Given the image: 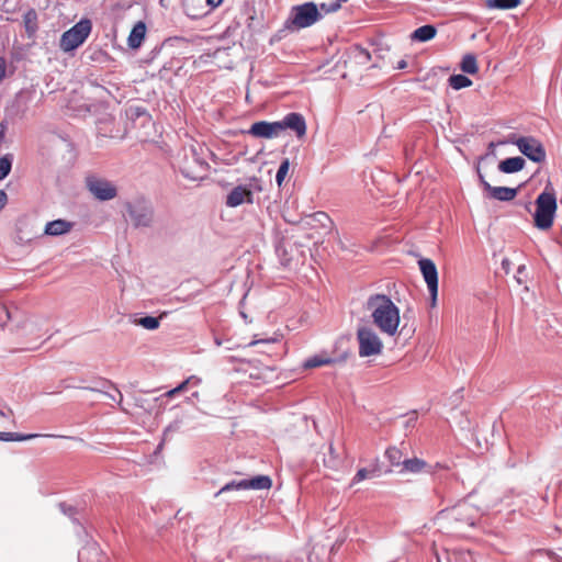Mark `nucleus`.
Segmentation results:
<instances>
[{
  "mask_svg": "<svg viewBox=\"0 0 562 562\" xmlns=\"http://www.w3.org/2000/svg\"><path fill=\"white\" fill-rule=\"evenodd\" d=\"M367 310L370 312L373 324L381 333L395 336L401 323L400 308L385 294H374L367 301Z\"/></svg>",
  "mask_w": 562,
  "mask_h": 562,
  "instance_id": "nucleus-1",
  "label": "nucleus"
},
{
  "mask_svg": "<svg viewBox=\"0 0 562 562\" xmlns=\"http://www.w3.org/2000/svg\"><path fill=\"white\" fill-rule=\"evenodd\" d=\"M346 0H335L330 3H322L318 9L313 2H306L295 5L290 10L289 16L285 21L284 29L289 31H299L315 24L323 18V14L337 11L341 2Z\"/></svg>",
  "mask_w": 562,
  "mask_h": 562,
  "instance_id": "nucleus-2",
  "label": "nucleus"
},
{
  "mask_svg": "<svg viewBox=\"0 0 562 562\" xmlns=\"http://www.w3.org/2000/svg\"><path fill=\"white\" fill-rule=\"evenodd\" d=\"M535 204V226L541 231L551 228L554 222L558 205L555 192L550 183L547 184L544 190L537 196Z\"/></svg>",
  "mask_w": 562,
  "mask_h": 562,
  "instance_id": "nucleus-3",
  "label": "nucleus"
},
{
  "mask_svg": "<svg viewBox=\"0 0 562 562\" xmlns=\"http://www.w3.org/2000/svg\"><path fill=\"white\" fill-rule=\"evenodd\" d=\"M128 221L135 228L149 227L154 222V209L151 203L145 198H136L125 205Z\"/></svg>",
  "mask_w": 562,
  "mask_h": 562,
  "instance_id": "nucleus-4",
  "label": "nucleus"
},
{
  "mask_svg": "<svg viewBox=\"0 0 562 562\" xmlns=\"http://www.w3.org/2000/svg\"><path fill=\"white\" fill-rule=\"evenodd\" d=\"M92 30L89 19H82L67 30L60 37L59 47L63 52H71L82 45Z\"/></svg>",
  "mask_w": 562,
  "mask_h": 562,
  "instance_id": "nucleus-5",
  "label": "nucleus"
},
{
  "mask_svg": "<svg viewBox=\"0 0 562 562\" xmlns=\"http://www.w3.org/2000/svg\"><path fill=\"white\" fill-rule=\"evenodd\" d=\"M359 356L361 358L379 356L383 349V342L379 335L370 327L363 326L357 330Z\"/></svg>",
  "mask_w": 562,
  "mask_h": 562,
  "instance_id": "nucleus-6",
  "label": "nucleus"
},
{
  "mask_svg": "<svg viewBox=\"0 0 562 562\" xmlns=\"http://www.w3.org/2000/svg\"><path fill=\"white\" fill-rule=\"evenodd\" d=\"M86 187L99 201H110L117 195V187L114 182L95 175L86 177Z\"/></svg>",
  "mask_w": 562,
  "mask_h": 562,
  "instance_id": "nucleus-7",
  "label": "nucleus"
},
{
  "mask_svg": "<svg viewBox=\"0 0 562 562\" xmlns=\"http://www.w3.org/2000/svg\"><path fill=\"white\" fill-rule=\"evenodd\" d=\"M506 143L516 145L519 151L533 162H542L546 159V149L541 142L535 137L510 136Z\"/></svg>",
  "mask_w": 562,
  "mask_h": 562,
  "instance_id": "nucleus-8",
  "label": "nucleus"
},
{
  "mask_svg": "<svg viewBox=\"0 0 562 562\" xmlns=\"http://www.w3.org/2000/svg\"><path fill=\"white\" fill-rule=\"evenodd\" d=\"M300 226L303 229H310L317 233L319 236L331 233L335 229V224L329 215L325 212L318 211L304 216L300 221Z\"/></svg>",
  "mask_w": 562,
  "mask_h": 562,
  "instance_id": "nucleus-9",
  "label": "nucleus"
},
{
  "mask_svg": "<svg viewBox=\"0 0 562 562\" xmlns=\"http://www.w3.org/2000/svg\"><path fill=\"white\" fill-rule=\"evenodd\" d=\"M271 479L267 475H258L252 479H244L240 481H232L225 484L215 496L231 492V491H244V490H268L271 487Z\"/></svg>",
  "mask_w": 562,
  "mask_h": 562,
  "instance_id": "nucleus-10",
  "label": "nucleus"
},
{
  "mask_svg": "<svg viewBox=\"0 0 562 562\" xmlns=\"http://www.w3.org/2000/svg\"><path fill=\"white\" fill-rule=\"evenodd\" d=\"M418 266L430 293L431 306H435L438 295V271L436 265L431 259L422 258L418 261Z\"/></svg>",
  "mask_w": 562,
  "mask_h": 562,
  "instance_id": "nucleus-11",
  "label": "nucleus"
},
{
  "mask_svg": "<svg viewBox=\"0 0 562 562\" xmlns=\"http://www.w3.org/2000/svg\"><path fill=\"white\" fill-rule=\"evenodd\" d=\"M207 168V162L198 157L195 151L191 149V158H187L182 164L181 173L190 180H200L205 176Z\"/></svg>",
  "mask_w": 562,
  "mask_h": 562,
  "instance_id": "nucleus-12",
  "label": "nucleus"
},
{
  "mask_svg": "<svg viewBox=\"0 0 562 562\" xmlns=\"http://www.w3.org/2000/svg\"><path fill=\"white\" fill-rule=\"evenodd\" d=\"M446 518L473 527L479 518L477 509L468 503H461L445 513Z\"/></svg>",
  "mask_w": 562,
  "mask_h": 562,
  "instance_id": "nucleus-13",
  "label": "nucleus"
},
{
  "mask_svg": "<svg viewBox=\"0 0 562 562\" xmlns=\"http://www.w3.org/2000/svg\"><path fill=\"white\" fill-rule=\"evenodd\" d=\"M281 133V122H266L260 121L251 125L249 134L255 137L271 139L278 137Z\"/></svg>",
  "mask_w": 562,
  "mask_h": 562,
  "instance_id": "nucleus-14",
  "label": "nucleus"
},
{
  "mask_svg": "<svg viewBox=\"0 0 562 562\" xmlns=\"http://www.w3.org/2000/svg\"><path fill=\"white\" fill-rule=\"evenodd\" d=\"M291 130L295 133L297 139H303L306 135V122L303 115L299 113H289L283 117V131Z\"/></svg>",
  "mask_w": 562,
  "mask_h": 562,
  "instance_id": "nucleus-15",
  "label": "nucleus"
},
{
  "mask_svg": "<svg viewBox=\"0 0 562 562\" xmlns=\"http://www.w3.org/2000/svg\"><path fill=\"white\" fill-rule=\"evenodd\" d=\"M245 202H252V192L244 186L234 188L226 199V204L231 207H236Z\"/></svg>",
  "mask_w": 562,
  "mask_h": 562,
  "instance_id": "nucleus-16",
  "label": "nucleus"
},
{
  "mask_svg": "<svg viewBox=\"0 0 562 562\" xmlns=\"http://www.w3.org/2000/svg\"><path fill=\"white\" fill-rule=\"evenodd\" d=\"M484 190L490 193V196L498 201H512L517 195V189L508 187H493L488 182H484Z\"/></svg>",
  "mask_w": 562,
  "mask_h": 562,
  "instance_id": "nucleus-17",
  "label": "nucleus"
},
{
  "mask_svg": "<svg viewBox=\"0 0 562 562\" xmlns=\"http://www.w3.org/2000/svg\"><path fill=\"white\" fill-rule=\"evenodd\" d=\"M400 473L418 474L422 472H430V467L422 459L413 458L403 460Z\"/></svg>",
  "mask_w": 562,
  "mask_h": 562,
  "instance_id": "nucleus-18",
  "label": "nucleus"
},
{
  "mask_svg": "<svg viewBox=\"0 0 562 562\" xmlns=\"http://www.w3.org/2000/svg\"><path fill=\"white\" fill-rule=\"evenodd\" d=\"M72 224L66 220H55L45 225L44 233L49 236H60L70 232Z\"/></svg>",
  "mask_w": 562,
  "mask_h": 562,
  "instance_id": "nucleus-19",
  "label": "nucleus"
},
{
  "mask_svg": "<svg viewBox=\"0 0 562 562\" xmlns=\"http://www.w3.org/2000/svg\"><path fill=\"white\" fill-rule=\"evenodd\" d=\"M38 437L46 438H63V436L54 435V434H18V432H0L1 441H26Z\"/></svg>",
  "mask_w": 562,
  "mask_h": 562,
  "instance_id": "nucleus-20",
  "label": "nucleus"
},
{
  "mask_svg": "<svg viewBox=\"0 0 562 562\" xmlns=\"http://www.w3.org/2000/svg\"><path fill=\"white\" fill-rule=\"evenodd\" d=\"M146 25L143 22H137L132 29L127 38V44L131 48H138L145 38Z\"/></svg>",
  "mask_w": 562,
  "mask_h": 562,
  "instance_id": "nucleus-21",
  "label": "nucleus"
},
{
  "mask_svg": "<svg viewBox=\"0 0 562 562\" xmlns=\"http://www.w3.org/2000/svg\"><path fill=\"white\" fill-rule=\"evenodd\" d=\"M525 167V159L521 157H510L501 161L498 169L504 173H514L520 171Z\"/></svg>",
  "mask_w": 562,
  "mask_h": 562,
  "instance_id": "nucleus-22",
  "label": "nucleus"
},
{
  "mask_svg": "<svg viewBox=\"0 0 562 562\" xmlns=\"http://www.w3.org/2000/svg\"><path fill=\"white\" fill-rule=\"evenodd\" d=\"M437 34V30L434 25L427 24L416 29L411 34V40L415 42H428L432 40Z\"/></svg>",
  "mask_w": 562,
  "mask_h": 562,
  "instance_id": "nucleus-23",
  "label": "nucleus"
},
{
  "mask_svg": "<svg viewBox=\"0 0 562 562\" xmlns=\"http://www.w3.org/2000/svg\"><path fill=\"white\" fill-rule=\"evenodd\" d=\"M100 555V549L97 547L95 543H91L79 551L78 560L79 562H92V560L90 559L91 557L99 561Z\"/></svg>",
  "mask_w": 562,
  "mask_h": 562,
  "instance_id": "nucleus-24",
  "label": "nucleus"
},
{
  "mask_svg": "<svg viewBox=\"0 0 562 562\" xmlns=\"http://www.w3.org/2000/svg\"><path fill=\"white\" fill-rule=\"evenodd\" d=\"M335 362V359L323 353V355H315L311 358H308L305 362H304V367L305 368H317V367H322V366H327V364H331Z\"/></svg>",
  "mask_w": 562,
  "mask_h": 562,
  "instance_id": "nucleus-25",
  "label": "nucleus"
},
{
  "mask_svg": "<svg viewBox=\"0 0 562 562\" xmlns=\"http://www.w3.org/2000/svg\"><path fill=\"white\" fill-rule=\"evenodd\" d=\"M460 68L463 72L469 75H474L477 72L479 67L476 63V58L472 54H467L463 56Z\"/></svg>",
  "mask_w": 562,
  "mask_h": 562,
  "instance_id": "nucleus-26",
  "label": "nucleus"
},
{
  "mask_svg": "<svg viewBox=\"0 0 562 562\" xmlns=\"http://www.w3.org/2000/svg\"><path fill=\"white\" fill-rule=\"evenodd\" d=\"M519 4L520 0H486V7L490 9L509 10Z\"/></svg>",
  "mask_w": 562,
  "mask_h": 562,
  "instance_id": "nucleus-27",
  "label": "nucleus"
},
{
  "mask_svg": "<svg viewBox=\"0 0 562 562\" xmlns=\"http://www.w3.org/2000/svg\"><path fill=\"white\" fill-rule=\"evenodd\" d=\"M23 21H24V25H25V29H26V32L32 35L36 32L37 30V14L34 10H29L24 15H23Z\"/></svg>",
  "mask_w": 562,
  "mask_h": 562,
  "instance_id": "nucleus-28",
  "label": "nucleus"
},
{
  "mask_svg": "<svg viewBox=\"0 0 562 562\" xmlns=\"http://www.w3.org/2000/svg\"><path fill=\"white\" fill-rule=\"evenodd\" d=\"M449 85L454 90H460L472 85V81L464 75H452L449 78Z\"/></svg>",
  "mask_w": 562,
  "mask_h": 562,
  "instance_id": "nucleus-29",
  "label": "nucleus"
},
{
  "mask_svg": "<svg viewBox=\"0 0 562 562\" xmlns=\"http://www.w3.org/2000/svg\"><path fill=\"white\" fill-rule=\"evenodd\" d=\"M385 457L391 463L392 467H401L402 468V451L395 447H391L385 451Z\"/></svg>",
  "mask_w": 562,
  "mask_h": 562,
  "instance_id": "nucleus-30",
  "label": "nucleus"
},
{
  "mask_svg": "<svg viewBox=\"0 0 562 562\" xmlns=\"http://www.w3.org/2000/svg\"><path fill=\"white\" fill-rule=\"evenodd\" d=\"M12 155L7 154L0 158V181L3 180L11 171Z\"/></svg>",
  "mask_w": 562,
  "mask_h": 562,
  "instance_id": "nucleus-31",
  "label": "nucleus"
},
{
  "mask_svg": "<svg viewBox=\"0 0 562 562\" xmlns=\"http://www.w3.org/2000/svg\"><path fill=\"white\" fill-rule=\"evenodd\" d=\"M351 56L356 63L361 64V65H367L371 58L369 52H367L366 49H363L361 47H355L351 50Z\"/></svg>",
  "mask_w": 562,
  "mask_h": 562,
  "instance_id": "nucleus-32",
  "label": "nucleus"
},
{
  "mask_svg": "<svg viewBox=\"0 0 562 562\" xmlns=\"http://www.w3.org/2000/svg\"><path fill=\"white\" fill-rule=\"evenodd\" d=\"M136 324L146 329L155 330L159 327V319L154 316H145V317L137 319Z\"/></svg>",
  "mask_w": 562,
  "mask_h": 562,
  "instance_id": "nucleus-33",
  "label": "nucleus"
},
{
  "mask_svg": "<svg viewBox=\"0 0 562 562\" xmlns=\"http://www.w3.org/2000/svg\"><path fill=\"white\" fill-rule=\"evenodd\" d=\"M376 475V469L368 470L366 468L359 469L352 480V483L361 482L368 477H372Z\"/></svg>",
  "mask_w": 562,
  "mask_h": 562,
  "instance_id": "nucleus-34",
  "label": "nucleus"
},
{
  "mask_svg": "<svg viewBox=\"0 0 562 562\" xmlns=\"http://www.w3.org/2000/svg\"><path fill=\"white\" fill-rule=\"evenodd\" d=\"M325 465L330 469H336L339 464V458L335 452L334 446H329V458L324 460Z\"/></svg>",
  "mask_w": 562,
  "mask_h": 562,
  "instance_id": "nucleus-35",
  "label": "nucleus"
},
{
  "mask_svg": "<svg viewBox=\"0 0 562 562\" xmlns=\"http://www.w3.org/2000/svg\"><path fill=\"white\" fill-rule=\"evenodd\" d=\"M200 383H201L200 378H198L195 375H191L187 380H184L182 383H180L176 387V391H178L180 393V392L184 391L189 385H199Z\"/></svg>",
  "mask_w": 562,
  "mask_h": 562,
  "instance_id": "nucleus-36",
  "label": "nucleus"
},
{
  "mask_svg": "<svg viewBox=\"0 0 562 562\" xmlns=\"http://www.w3.org/2000/svg\"><path fill=\"white\" fill-rule=\"evenodd\" d=\"M10 317V312L8 308L3 305H0V326H4Z\"/></svg>",
  "mask_w": 562,
  "mask_h": 562,
  "instance_id": "nucleus-37",
  "label": "nucleus"
},
{
  "mask_svg": "<svg viewBox=\"0 0 562 562\" xmlns=\"http://www.w3.org/2000/svg\"><path fill=\"white\" fill-rule=\"evenodd\" d=\"M7 74V61L4 58L0 57V82L4 79Z\"/></svg>",
  "mask_w": 562,
  "mask_h": 562,
  "instance_id": "nucleus-38",
  "label": "nucleus"
},
{
  "mask_svg": "<svg viewBox=\"0 0 562 562\" xmlns=\"http://www.w3.org/2000/svg\"><path fill=\"white\" fill-rule=\"evenodd\" d=\"M8 202V195L3 190H0V211L5 206Z\"/></svg>",
  "mask_w": 562,
  "mask_h": 562,
  "instance_id": "nucleus-39",
  "label": "nucleus"
},
{
  "mask_svg": "<svg viewBox=\"0 0 562 562\" xmlns=\"http://www.w3.org/2000/svg\"><path fill=\"white\" fill-rule=\"evenodd\" d=\"M115 391H116V394H117L119 398H116V396H115V395L110 394V393H103V394H104L106 397H109L110 400L121 403V401H122V398H123L122 393H121L117 389H116Z\"/></svg>",
  "mask_w": 562,
  "mask_h": 562,
  "instance_id": "nucleus-40",
  "label": "nucleus"
},
{
  "mask_svg": "<svg viewBox=\"0 0 562 562\" xmlns=\"http://www.w3.org/2000/svg\"><path fill=\"white\" fill-rule=\"evenodd\" d=\"M60 509L63 510V513L65 515H68V516H71L72 513H74V508L70 506V505H66V504H60Z\"/></svg>",
  "mask_w": 562,
  "mask_h": 562,
  "instance_id": "nucleus-41",
  "label": "nucleus"
},
{
  "mask_svg": "<svg viewBox=\"0 0 562 562\" xmlns=\"http://www.w3.org/2000/svg\"><path fill=\"white\" fill-rule=\"evenodd\" d=\"M274 179H276V183L278 184V187L281 188V180H282L281 166H279V168L276 170Z\"/></svg>",
  "mask_w": 562,
  "mask_h": 562,
  "instance_id": "nucleus-42",
  "label": "nucleus"
},
{
  "mask_svg": "<svg viewBox=\"0 0 562 562\" xmlns=\"http://www.w3.org/2000/svg\"><path fill=\"white\" fill-rule=\"evenodd\" d=\"M222 2H223V0H206V3L211 8H217Z\"/></svg>",
  "mask_w": 562,
  "mask_h": 562,
  "instance_id": "nucleus-43",
  "label": "nucleus"
},
{
  "mask_svg": "<svg viewBox=\"0 0 562 562\" xmlns=\"http://www.w3.org/2000/svg\"><path fill=\"white\" fill-rule=\"evenodd\" d=\"M289 166H290L289 160H288V159H283V178H284V177H285V175L288 173Z\"/></svg>",
  "mask_w": 562,
  "mask_h": 562,
  "instance_id": "nucleus-44",
  "label": "nucleus"
},
{
  "mask_svg": "<svg viewBox=\"0 0 562 562\" xmlns=\"http://www.w3.org/2000/svg\"><path fill=\"white\" fill-rule=\"evenodd\" d=\"M5 125L3 123H0V139H2L4 137V134H5Z\"/></svg>",
  "mask_w": 562,
  "mask_h": 562,
  "instance_id": "nucleus-45",
  "label": "nucleus"
},
{
  "mask_svg": "<svg viewBox=\"0 0 562 562\" xmlns=\"http://www.w3.org/2000/svg\"><path fill=\"white\" fill-rule=\"evenodd\" d=\"M178 393H179V392H178V391H176V387H175V389H172V390L168 391L165 395H166L167 397H172V396H175V395H176V394H178Z\"/></svg>",
  "mask_w": 562,
  "mask_h": 562,
  "instance_id": "nucleus-46",
  "label": "nucleus"
},
{
  "mask_svg": "<svg viewBox=\"0 0 562 562\" xmlns=\"http://www.w3.org/2000/svg\"><path fill=\"white\" fill-rule=\"evenodd\" d=\"M406 61L405 60H401L398 64H397V69H404L406 67Z\"/></svg>",
  "mask_w": 562,
  "mask_h": 562,
  "instance_id": "nucleus-47",
  "label": "nucleus"
},
{
  "mask_svg": "<svg viewBox=\"0 0 562 562\" xmlns=\"http://www.w3.org/2000/svg\"><path fill=\"white\" fill-rule=\"evenodd\" d=\"M295 186H296V183H295V182H293V183H292V190L290 191V189H286V192L289 193V199H290V198H291V195L293 194V192H294V190H295Z\"/></svg>",
  "mask_w": 562,
  "mask_h": 562,
  "instance_id": "nucleus-48",
  "label": "nucleus"
},
{
  "mask_svg": "<svg viewBox=\"0 0 562 562\" xmlns=\"http://www.w3.org/2000/svg\"><path fill=\"white\" fill-rule=\"evenodd\" d=\"M286 328H288L289 330H294V329H296V326H295V325H292V324H286Z\"/></svg>",
  "mask_w": 562,
  "mask_h": 562,
  "instance_id": "nucleus-49",
  "label": "nucleus"
},
{
  "mask_svg": "<svg viewBox=\"0 0 562 562\" xmlns=\"http://www.w3.org/2000/svg\"><path fill=\"white\" fill-rule=\"evenodd\" d=\"M479 177H480L481 184L484 187V182H487V181L484 179V177L481 173L479 175Z\"/></svg>",
  "mask_w": 562,
  "mask_h": 562,
  "instance_id": "nucleus-50",
  "label": "nucleus"
},
{
  "mask_svg": "<svg viewBox=\"0 0 562 562\" xmlns=\"http://www.w3.org/2000/svg\"><path fill=\"white\" fill-rule=\"evenodd\" d=\"M4 417H7V414L2 409H0V418H4Z\"/></svg>",
  "mask_w": 562,
  "mask_h": 562,
  "instance_id": "nucleus-51",
  "label": "nucleus"
},
{
  "mask_svg": "<svg viewBox=\"0 0 562 562\" xmlns=\"http://www.w3.org/2000/svg\"><path fill=\"white\" fill-rule=\"evenodd\" d=\"M68 439H71V440H76V441H82V439L80 438H77V437H67Z\"/></svg>",
  "mask_w": 562,
  "mask_h": 562,
  "instance_id": "nucleus-52",
  "label": "nucleus"
},
{
  "mask_svg": "<svg viewBox=\"0 0 562 562\" xmlns=\"http://www.w3.org/2000/svg\"><path fill=\"white\" fill-rule=\"evenodd\" d=\"M522 271H525V266H519L517 272H522Z\"/></svg>",
  "mask_w": 562,
  "mask_h": 562,
  "instance_id": "nucleus-53",
  "label": "nucleus"
},
{
  "mask_svg": "<svg viewBox=\"0 0 562 562\" xmlns=\"http://www.w3.org/2000/svg\"><path fill=\"white\" fill-rule=\"evenodd\" d=\"M258 342H259L258 340H254V341H251V342L249 344V346H255V345H257Z\"/></svg>",
  "mask_w": 562,
  "mask_h": 562,
  "instance_id": "nucleus-54",
  "label": "nucleus"
},
{
  "mask_svg": "<svg viewBox=\"0 0 562 562\" xmlns=\"http://www.w3.org/2000/svg\"><path fill=\"white\" fill-rule=\"evenodd\" d=\"M215 344H216L217 346H220V345H221V340L215 339Z\"/></svg>",
  "mask_w": 562,
  "mask_h": 562,
  "instance_id": "nucleus-55",
  "label": "nucleus"
}]
</instances>
